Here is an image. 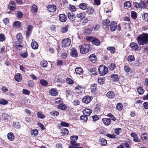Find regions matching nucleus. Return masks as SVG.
Instances as JSON below:
<instances>
[{
    "label": "nucleus",
    "mask_w": 148,
    "mask_h": 148,
    "mask_svg": "<svg viewBox=\"0 0 148 148\" xmlns=\"http://www.w3.org/2000/svg\"><path fill=\"white\" fill-rule=\"evenodd\" d=\"M131 136L133 137L134 141L139 142L140 140L138 139L137 135L134 133H131L130 134Z\"/></svg>",
    "instance_id": "13"
},
{
    "label": "nucleus",
    "mask_w": 148,
    "mask_h": 148,
    "mask_svg": "<svg viewBox=\"0 0 148 148\" xmlns=\"http://www.w3.org/2000/svg\"><path fill=\"white\" fill-rule=\"evenodd\" d=\"M71 55L74 58H76L78 56V53L76 49L73 47L71 49Z\"/></svg>",
    "instance_id": "9"
},
{
    "label": "nucleus",
    "mask_w": 148,
    "mask_h": 148,
    "mask_svg": "<svg viewBox=\"0 0 148 148\" xmlns=\"http://www.w3.org/2000/svg\"><path fill=\"white\" fill-rule=\"evenodd\" d=\"M59 17L60 21L62 22H65L67 20L66 16L64 14H60Z\"/></svg>",
    "instance_id": "12"
},
{
    "label": "nucleus",
    "mask_w": 148,
    "mask_h": 148,
    "mask_svg": "<svg viewBox=\"0 0 148 148\" xmlns=\"http://www.w3.org/2000/svg\"><path fill=\"white\" fill-rule=\"evenodd\" d=\"M5 35L3 34H0V41L3 42L5 40Z\"/></svg>",
    "instance_id": "56"
},
{
    "label": "nucleus",
    "mask_w": 148,
    "mask_h": 148,
    "mask_svg": "<svg viewBox=\"0 0 148 148\" xmlns=\"http://www.w3.org/2000/svg\"><path fill=\"white\" fill-rule=\"evenodd\" d=\"M61 133L64 135H67L69 133L68 130L66 128H63L61 130Z\"/></svg>",
    "instance_id": "44"
},
{
    "label": "nucleus",
    "mask_w": 148,
    "mask_h": 148,
    "mask_svg": "<svg viewBox=\"0 0 148 148\" xmlns=\"http://www.w3.org/2000/svg\"><path fill=\"white\" fill-rule=\"evenodd\" d=\"M28 86L31 88H32L35 85V84L34 81L32 80L29 81L28 82Z\"/></svg>",
    "instance_id": "46"
},
{
    "label": "nucleus",
    "mask_w": 148,
    "mask_h": 148,
    "mask_svg": "<svg viewBox=\"0 0 148 148\" xmlns=\"http://www.w3.org/2000/svg\"><path fill=\"white\" fill-rule=\"evenodd\" d=\"M75 71L77 74L79 75L81 74L83 72L82 69L80 67H77L75 69Z\"/></svg>",
    "instance_id": "25"
},
{
    "label": "nucleus",
    "mask_w": 148,
    "mask_h": 148,
    "mask_svg": "<svg viewBox=\"0 0 148 148\" xmlns=\"http://www.w3.org/2000/svg\"><path fill=\"white\" fill-rule=\"evenodd\" d=\"M105 81L104 77H99L98 79V82L100 84H103Z\"/></svg>",
    "instance_id": "31"
},
{
    "label": "nucleus",
    "mask_w": 148,
    "mask_h": 148,
    "mask_svg": "<svg viewBox=\"0 0 148 148\" xmlns=\"http://www.w3.org/2000/svg\"><path fill=\"white\" fill-rule=\"evenodd\" d=\"M47 8L49 10V12H53L55 11L56 9V7L54 4H52L49 5Z\"/></svg>",
    "instance_id": "10"
},
{
    "label": "nucleus",
    "mask_w": 148,
    "mask_h": 148,
    "mask_svg": "<svg viewBox=\"0 0 148 148\" xmlns=\"http://www.w3.org/2000/svg\"><path fill=\"white\" fill-rule=\"evenodd\" d=\"M22 58H26L28 56V54L27 52L21 53L20 54Z\"/></svg>",
    "instance_id": "63"
},
{
    "label": "nucleus",
    "mask_w": 148,
    "mask_h": 148,
    "mask_svg": "<svg viewBox=\"0 0 148 148\" xmlns=\"http://www.w3.org/2000/svg\"><path fill=\"white\" fill-rule=\"evenodd\" d=\"M8 103V101L5 99H1L0 101V103L3 105H5Z\"/></svg>",
    "instance_id": "60"
},
{
    "label": "nucleus",
    "mask_w": 148,
    "mask_h": 148,
    "mask_svg": "<svg viewBox=\"0 0 148 148\" xmlns=\"http://www.w3.org/2000/svg\"><path fill=\"white\" fill-rule=\"evenodd\" d=\"M107 49V50L110 51L111 53L114 54L115 53V49L114 47H108Z\"/></svg>",
    "instance_id": "28"
},
{
    "label": "nucleus",
    "mask_w": 148,
    "mask_h": 148,
    "mask_svg": "<svg viewBox=\"0 0 148 148\" xmlns=\"http://www.w3.org/2000/svg\"><path fill=\"white\" fill-rule=\"evenodd\" d=\"M16 38L19 42H21L23 41L22 35L21 34L19 33L17 34L16 36Z\"/></svg>",
    "instance_id": "27"
},
{
    "label": "nucleus",
    "mask_w": 148,
    "mask_h": 148,
    "mask_svg": "<svg viewBox=\"0 0 148 148\" xmlns=\"http://www.w3.org/2000/svg\"><path fill=\"white\" fill-rule=\"evenodd\" d=\"M38 7L36 5H33L31 7V11L34 14H35L38 11Z\"/></svg>",
    "instance_id": "19"
},
{
    "label": "nucleus",
    "mask_w": 148,
    "mask_h": 148,
    "mask_svg": "<svg viewBox=\"0 0 148 148\" xmlns=\"http://www.w3.org/2000/svg\"><path fill=\"white\" fill-rule=\"evenodd\" d=\"M106 96L108 98L112 99L114 97L115 94L113 92L110 91L107 93Z\"/></svg>",
    "instance_id": "20"
},
{
    "label": "nucleus",
    "mask_w": 148,
    "mask_h": 148,
    "mask_svg": "<svg viewBox=\"0 0 148 148\" xmlns=\"http://www.w3.org/2000/svg\"><path fill=\"white\" fill-rule=\"evenodd\" d=\"M60 125L64 127H68L69 126V123L65 121H61L60 122Z\"/></svg>",
    "instance_id": "50"
},
{
    "label": "nucleus",
    "mask_w": 148,
    "mask_h": 148,
    "mask_svg": "<svg viewBox=\"0 0 148 148\" xmlns=\"http://www.w3.org/2000/svg\"><path fill=\"white\" fill-rule=\"evenodd\" d=\"M81 53L84 54L88 53L89 51L90 45L88 44H83L79 46Z\"/></svg>",
    "instance_id": "2"
},
{
    "label": "nucleus",
    "mask_w": 148,
    "mask_h": 148,
    "mask_svg": "<svg viewBox=\"0 0 148 148\" xmlns=\"http://www.w3.org/2000/svg\"><path fill=\"white\" fill-rule=\"evenodd\" d=\"M16 16L18 18H22L23 15V14L21 11L17 12L16 13Z\"/></svg>",
    "instance_id": "45"
},
{
    "label": "nucleus",
    "mask_w": 148,
    "mask_h": 148,
    "mask_svg": "<svg viewBox=\"0 0 148 148\" xmlns=\"http://www.w3.org/2000/svg\"><path fill=\"white\" fill-rule=\"evenodd\" d=\"M97 85L95 84H92L90 86L91 91L92 92H95L96 90Z\"/></svg>",
    "instance_id": "33"
},
{
    "label": "nucleus",
    "mask_w": 148,
    "mask_h": 148,
    "mask_svg": "<svg viewBox=\"0 0 148 148\" xmlns=\"http://www.w3.org/2000/svg\"><path fill=\"white\" fill-rule=\"evenodd\" d=\"M15 47L18 49H21L22 48L23 46L21 44V42H19L18 41H16L15 42Z\"/></svg>",
    "instance_id": "29"
},
{
    "label": "nucleus",
    "mask_w": 148,
    "mask_h": 148,
    "mask_svg": "<svg viewBox=\"0 0 148 148\" xmlns=\"http://www.w3.org/2000/svg\"><path fill=\"white\" fill-rule=\"evenodd\" d=\"M79 7L81 9L84 10L86 9L87 8L86 4L84 3H82L80 4Z\"/></svg>",
    "instance_id": "53"
},
{
    "label": "nucleus",
    "mask_w": 148,
    "mask_h": 148,
    "mask_svg": "<svg viewBox=\"0 0 148 148\" xmlns=\"http://www.w3.org/2000/svg\"><path fill=\"white\" fill-rule=\"evenodd\" d=\"M50 114L54 116H56L58 115L59 114V113L58 112L56 111H53L50 112Z\"/></svg>",
    "instance_id": "51"
},
{
    "label": "nucleus",
    "mask_w": 148,
    "mask_h": 148,
    "mask_svg": "<svg viewBox=\"0 0 148 148\" xmlns=\"http://www.w3.org/2000/svg\"><path fill=\"white\" fill-rule=\"evenodd\" d=\"M102 122L106 126L109 125L111 123V120L108 118H103L102 119Z\"/></svg>",
    "instance_id": "17"
},
{
    "label": "nucleus",
    "mask_w": 148,
    "mask_h": 148,
    "mask_svg": "<svg viewBox=\"0 0 148 148\" xmlns=\"http://www.w3.org/2000/svg\"><path fill=\"white\" fill-rule=\"evenodd\" d=\"M141 138L143 140H148V134L146 133L143 134L141 135Z\"/></svg>",
    "instance_id": "32"
},
{
    "label": "nucleus",
    "mask_w": 148,
    "mask_h": 148,
    "mask_svg": "<svg viewBox=\"0 0 148 148\" xmlns=\"http://www.w3.org/2000/svg\"><path fill=\"white\" fill-rule=\"evenodd\" d=\"M96 56L94 54H92L90 55L89 59L90 60L94 62L96 61Z\"/></svg>",
    "instance_id": "37"
},
{
    "label": "nucleus",
    "mask_w": 148,
    "mask_h": 148,
    "mask_svg": "<svg viewBox=\"0 0 148 148\" xmlns=\"http://www.w3.org/2000/svg\"><path fill=\"white\" fill-rule=\"evenodd\" d=\"M37 115L39 118L41 119H44L45 117V116L42 113L39 112H37Z\"/></svg>",
    "instance_id": "49"
},
{
    "label": "nucleus",
    "mask_w": 148,
    "mask_h": 148,
    "mask_svg": "<svg viewBox=\"0 0 148 148\" xmlns=\"http://www.w3.org/2000/svg\"><path fill=\"white\" fill-rule=\"evenodd\" d=\"M33 27L32 25H29L28 26L27 29L26 34L27 37H29L31 33Z\"/></svg>",
    "instance_id": "11"
},
{
    "label": "nucleus",
    "mask_w": 148,
    "mask_h": 148,
    "mask_svg": "<svg viewBox=\"0 0 148 148\" xmlns=\"http://www.w3.org/2000/svg\"><path fill=\"white\" fill-rule=\"evenodd\" d=\"M41 85L43 86H47L48 84V82L46 80L44 79H41L40 81Z\"/></svg>",
    "instance_id": "26"
},
{
    "label": "nucleus",
    "mask_w": 148,
    "mask_h": 148,
    "mask_svg": "<svg viewBox=\"0 0 148 148\" xmlns=\"http://www.w3.org/2000/svg\"><path fill=\"white\" fill-rule=\"evenodd\" d=\"M107 116L110 117L112 120H113L114 121H116V118L112 114L110 113L108 114L107 115Z\"/></svg>",
    "instance_id": "58"
},
{
    "label": "nucleus",
    "mask_w": 148,
    "mask_h": 148,
    "mask_svg": "<svg viewBox=\"0 0 148 148\" xmlns=\"http://www.w3.org/2000/svg\"><path fill=\"white\" fill-rule=\"evenodd\" d=\"M74 14L73 13H69L68 14V16L69 19L71 20H74Z\"/></svg>",
    "instance_id": "55"
},
{
    "label": "nucleus",
    "mask_w": 148,
    "mask_h": 148,
    "mask_svg": "<svg viewBox=\"0 0 148 148\" xmlns=\"http://www.w3.org/2000/svg\"><path fill=\"white\" fill-rule=\"evenodd\" d=\"M15 80L18 82H20L22 80L21 75L20 73L16 74L14 77Z\"/></svg>",
    "instance_id": "14"
},
{
    "label": "nucleus",
    "mask_w": 148,
    "mask_h": 148,
    "mask_svg": "<svg viewBox=\"0 0 148 148\" xmlns=\"http://www.w3.org/2000/svg\"><path fill=\"white\" fill-rule=\"evenodd\" d=\"M117 23L116 22H111L110 25V29L112 31H115L117 28Z\"/></svg>",
    "instance_id": "8"
},
{
    "label": "nucleus",
    "mask_w": 148,
    "mask_h": 148,
    "mask_svg": "<svg viewBox=\"0 0 148 148\" xmlns=\"http://www.w3.org/2000/svg\"><path fill=\"white\" fill-rule=\"evenodd\" d=\"M101 144L103 145H105L107 144V141L105 139L102 138L101 140Z\"/></svg>",
    "instance_id": "59"
},
{
    "label": "nucleus",
    "mask_w": 148,
    "mask_h": 148,
    "mask_svg": "<svg viewBox=\"0 0 148 148\" xmlns=\"http://www.w3.org/2000/svg\"><path fill=\"white\" fill-rule=\"evenodd\" d=\"M137 90L139 95L143 94L145 91L144 89L142 87H140L138 88Z\"/></svg>",
    "instance_id": "42"
},
{
    "label": "nucleus",
    "mask_w": 148,
    "mask_h": 148,
    "mask_svg": "<svg viewBox=\"0 0 148 148\" xmlns=\"http://www.w3.org/2000/svg\"><path fill=\"white\" fill-rule=\"evenodd\" d=\"M22 93L24 95H29L30 93V92L27 90L23 89Z\"/></svg>",
    "instance_id": "57"
},
{
    "label": "nucleus",
    "mask_w": 148,
    "mask_h": 148,
    "mask_svg": "<svg viewBox=\"0 0 148 148\" xmlns=\"http://www.w3.org/2000/svg\"><path fill=\"white\" fill-rule=\"evenodd\" d=\"M80 119L84 122H86L88 120L87 116L85 115V114H84L83 115L80 116Z\"/></svg>",
    "instance_id": "41"
},
{
    "label": "nucleus",
    "mask_w": 148,
    "mask_h": 148,
    "mask_svg": "<svg viewBox=\"0 0 148 148\" xmlns=\"http://www.w3.org/2000/svg\"><path fill=\"white\" fill-rule=\"evenodd\" d=\"M8 139L10 141H12L14 138V135L12 132L8 133L7 135Z\"/></svg>",
    "instance_id": "22"
},
{
    "label": "nucleus",
    "mask_w": 148,
    "mask_h": 148,
    "mask_svg": "<svg viewBox=\"0 0 148 148\" xmlns=\"http://www.w3.org/2000/svg\"><path fill=\"white\" fill-rule=\"evenodd\" d=\"M142 17L143 18V20L145 21L148 22V13H145L143 14Z\"/></svg>",
    "instance_id": "40"
},
{
    "label": "nucleus",
    "mask_w": 148,
    "mask_h": 148,
    "mask_svg": "<svg viewBox=\"0 0 148 148\" xmlns=\"http://www.w3.org/2000/svg\"><path fill=\"white\" fill-rule=\"evenodd\" d=\"M58 108L61 110H64L67 108V106L65 104L62 103L58 106Z\"/></svg>",
    "instance_id": "24"
},
{
    "label": "nucleus",
    "mask_w": 148,
    "mask_h": 148,
    "mask_svg": "<svg viewBox=\"0 0 148 148\" xmlns=\"http://www.w3.org/2000/svg\"><path fill=\"white\" fill-rule=\"evenodd\" d=\"M71 43V40L68 38H65L62 40V47L64 48L69 47Z\"/></svg>",
    "instance_id": "6"
},
{
    "label": "nucleus",
    "mask_w": 148,
    "mask_h": 148,
    "mask_svg": "<svg viewBox=\"0 0 148 148\" xmlns=\"http://www.w3.org/2000/svg\"><path fill=\"white\" fill-rule=\"evenodd\" d=\"M98 71L99 74L101 75H104L108 72V68L103 65H101L99 66Z\"/></svg>",
    "instance_id": "3"
},
{
    "label": "nucleus",
    "mask_w": 148,
    "mask_h": 148,
    "mask_svg": "<svg viewBox=\"0 0 148 148\" xmlns=\"http://www.w3.org/2000/svg\"><path fill=\"white\" fill-rule=\"evenodd\" d=\"M69 27L68 25H66L64 27L61 28V31L62 33H65L68 30V28Z\"/></svg>",
    "instance_id": "34"
},
{
    "label": "nucleus",
    "mask_w": 148,
    "mask_h": 148,
    "mask_svg": "<svg viewBox=\"0 0 148 148\" xmlns=\"http://www.w3.org/2000/svg\"><path fill=\"white\" fill-rule=\"evenodd\" d=\"M131 16L132 18L135 19L137 18V15L136 13L135 12L132 11L131 12Z\"/></svg>",
    "instance_id": "47"
},
{
    "label": "nucleus",
    "mask_w": 148,
    "mask_h": 148,
    "mask_svg": "<svg viewBox=\"0 0 148 148\" xmlns=\"http://www.w3.org/2000/svg\"><path fill=\"white\" fill-rule=\"evenodd\" d=\"M111 78L112 80L114 81H117L119 79L118 75L116 74L112 75L111 76Z\"/></svg>",
    "instance_id": "35"
},
{
    "label": "nucleus",
    "mask_w": 148,
    "mask_h": 148,
    "mask_svg": "<svg viewBox=\"0 0 148 148\" xmlns=\"http://www.w3.org/2000/svg\"><path fill=\"white\" fill-rule=\"evenodd\" d=\"M130 46L133 49L136 51L138 49V46L137 44L135 42H132L131 43Z\"/></svg>",
    "instance_id": "23"
},
{
    "label": "nucleus",
    "mask_w": 148,
    "mask_h": 148,
    "mask_svg": "<svg viewBox=\"0 0 148 148\" xmlns=\"http://www.w3.org/2000/svg\"><path fill=\"white\" fill-rule=\"evenodd\" d=\"M76 16L77 18H79L81 19H83L85 16V14L84 12L77 14Z\"/></svg>",
    "instance_id": "30"
},
{
    "label": "nucleus",
    "mask_w": 148,
    "mask_h": 148,
    "mask_svg": "<svg viewBox=\"0 0 148 148\" xmlns=\"http://www.w3.org/2000/svg\"><path fill=\"white\" fill-rule=\"evenodd\" d=\"M137 40L140 45H144L148 43V34H143L139 36L137 38Z\"/></svg>",
    "instance_id": "1"
},
{
    "label": "nucleus",
    "mask_w": 148,
    "mask_h": 148,
    "mask_svg": "<svg viewBox=\"0 0 148 148\" xmlns=\"http://www.w3.org/2000/svg\"><path fill=\"white\" fill-rule=\"evenodd\" d=\"M13 125L14 127L17 128H19L20 127V124L18 122H14Z\"/></svg>",
    "instance_id": "61"
},
{
    "label": "nucleus",
    "mask_w": 148,
    "mask_h": 148,
    "mask_svg": "<svg viewBox=\"0 0 148 148\" xmlns=\"http://www.w3.org/2000/svg\"><path fill=\"white\" fill-rule=\"evenodd\" d=\"M13 26L14 27L19 28L21 27V24L20 21H15L13 22Z\"/></svg>",
    "instance_id": "21"
},
{
    "label": "nucleus",
    "mask_w": 148,
    "mask_h": 148,
    "mask_svg": "<svg viewBox=\"0 0 148 148\" xmlns=\"http://www.w3.org/2000/svg\"><path fill=\"white\" fill-rule=\"evenodd\" d=\"M87 40L91 42L92 43L97 46L99 45L100 44V40L95 37H87L86 38Z\"/></svg>",
    "instance_id": "5"
},
{
    "label": "nucleus",
    "mask_w": 148,
    "mask_h": 148,
    "mask_svg": "<svg viewBox=\"0 0 148 148\" xmlns=\"http://www.w3.org/2000/svg\"><path fill=\"white\" fill-rule=\"evenodd\" d=\"M78 138V137L77 136H71V144L70 146H79L80 144L76 143V141Z\"/></svg>",
    "instance_id": "4"
},
{
    "label": "nucleus",
    "mask_w": 148,
    "mask_h": 148,
    "mask_svg": "<svg viewBox=\"0 0 148 148\" xmlns=\"http://www.w3.org/2000/svg\"><path fill=\"white\" fill-rule=\"evenodd\" d=\"M114 132L116 134L119 135L122 132L121 129L119 128H116L114 129Z\"/></svg>",
    "instance_id": "39"
},
{
    "label": "nucleus",
    "mask_w": 148,
    "mask_h": 148,
    "mask_svg": "<svg viewBox=\"0 0 148 148\" xmlns=\"http://www.w3.org/2000/svg\"><path fill=\"white\" fill-rule=\"evenodd\" d=\"M31 46L33 49H36L38 48V45L37 42L34 40H32Z\"/></svg>",
    "instance_id": "18"
},
{
    "label": "nucleus",
    "mask_w": 148,
    "mask_h": 148,
    "mask_svg": "<svg viewBox=\"0 0 148 148\" xmlns=\"http://www.w3.org/2000/svg\"><path fill=\"white\" fill-rule=\"evenodd\" d=\"M110 23V21L108 19H106L103 21V26L107 27L109 25Z\"/></svg>",
    "instance_id": "36"
},
{
    "label": "nucleus",
    "mask_w": 148,
    "mask_h": 148,
    "mask_svg": "<svg viewBox=\"0 0 148 148\" xmlns=\"http://www.w3.org/2000/svg\"><path fill=\"white\" fill-rule=\"evenodd\" d=\"M116 109L119 111L121 110L123 108V106L121 103H118L116 106Z\"/></svg>",
    "instance_id": "38"
},
{
    "label": "nucleus",
    "mask_w": 148,
    "mask_h": 148,
    "mask_svg": "<svg viewBox=\"0 0 148 148\" xmlns=\"http://www.w3.org/2000/svg\"><path fill=\"white\" fill-rule=\"evenodd\" d=\"M115 68V66L114 64L112 63L110 64L109 66V68L110 70L112 71Z\"/></svg>",
    "instance_id": "54"
},
{
    "label": "nucleus",
    "mask_w": 148,
    "mask_h": 148,
    "mask_svg": "<svg viewBox=\"0 0 148 148\" xmlns=\"http://www.w3.org/2000/svg\"><path fill=\"white\" fill-rule=\"evenodd\" d=\"M49 93L51 95L53 96H56L58 94L56 89L55 88L51 89L49 91Z\"/></svg>",
    "instance_id": "16"
},
{
    "label": "nucleus",
    "mask_w": 148,
    "mask_h": 148,
    "mask_svg": "<svg viewBox=\"0 0 148 148\" xmlns=\"http://www.w3.org/2000/svg\"><path fill=\"white\" fill-rule=\"evenodd\" d=\"M92 112V110L88 108L84 109L83 111L84 114L87 116H90Z\"/></svg>",
    "instance_id": "15"
},
{
    "label": "nucleus",
    "mask_w": 148,
    "mask_h": 148,
    "mask_svg": "<svg viewBox=\"0 0 148 148\" xmlns=\"http://www.w3.org/2000/svg\"><path fill=\"white\" fill-rule=\"evenodd\" d=\"M134 60V58L133 56L130 55L128 57V60L130 62H132Z\"/></svg>",
    "instance_id": "64"
},
{
    "label": "nucleus",
    "mask_w": 148,
    "mask_h": 148,
    "mask_svg": "<svg viewBox=\"0 0 148 148\" xmlns=\"http://www.w3.org/2000/svg\"><path fill=\"white\" fill-rule=\"evenodd\" d=\"M131 6V4L130 1H126L124 3V6L127 9L130 8Z\"/></svg>",
    "instance_id": "52"
},
{
    "label": "nucleus",
    "mask_w": 148,
    "mask_h": 148,
    "mask_svg": "<svg viewBox=\"0 0 148 148\" xmlns=\"http://www.w3.org/2000/svg\"><path fill=\"white\" fill-rule=\"evenodd\" d=\"M92 96L87 95L84 97L82 99V101L86 104L89 103L92 99Z\"/></svg>",
    "instance_id": "7"
},
{
    "label": "nucleus",
    "mask_w": 148,
    "mask_h": 148,
    "mask_svg": "<svg viewBox=\"0 0 148 148\" xmlns=\"http://www.w3.org/2000/svg\"><path fill=\"white\" fill-rule=\"evenodd\" d=\"M47 61H43L41 62V65L43 67H45L47 66Z\"/></svg>",
    "instance_id": "62"
},
{
    "label": "nucleus",
    "mask_w": 148,
    "mask_h": 148,
    "mask_svg": "<svg viewBox=\"0 0 148 148\" xmlns=\"http://www.w3.org/2000/svg\"><path fill=\"white\" fill-rule=\"evenodd\" d=\"M94 9L92 7H90L88 8L86 12L89 15L93 13Z\"/></svg>",
    "instance_id": "43"
},
{
    "label": "nucleus",
    "mask_w": 148,
    "mask_h": 148,
    "mask_svg": "<svg viewBox=\"0 0 148 148\" xmlns=\"http://www.w3.org/2000/svg\"><path fill=\"white\" fill-rule=\"evenodd\" d=\"M31 133L32 135L33 136H36L38 134V132L36 129H34L31 131Z\"/></svg>",
    "instance_id": "48"
}]
</instances>
